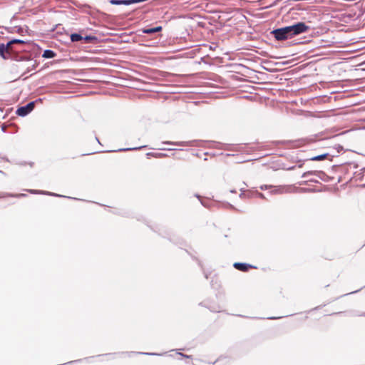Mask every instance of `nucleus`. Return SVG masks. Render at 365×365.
Masks as SVG:
<instances>
[{
    "label": "nucleus",
    "mask_w": 365,
    "mask_h": 365,
    "mask_svg": "<svg viewBox=\"0 0 365 365\" xmlns=\"http://www.w3.org/2000/svg\"><path fill=\"white\" fill-rule=\"evenodd\" d=\"M292 37L306 32L309 30V26L304 22H298L295 24L288 26Z\"/></svg>",
    "instance_id": "1"
},
{
    "label": "nucleus",
    "mask_w": 365,
    "mask_h": 365,
    "mask_svg": "<svg viewBox=\"0 0 365 365\" xmlns=\"http://www.w3.org/2000/svg\"><path fill=\"white\" fill-rule=\"evenodd\" d=\"M272 34L278 41H284L292 38L288 26L275 29L272 31Z\"/></svg>",
    "instance_id": "2"
},
{
    "label": "nucleus",
    "mask_w": 365,
    "mask_h": 365,
    "mask_svg": "<svg viewBox=\"0 0 365 365\" xmlns=\"http://www.w3.org/2000/svg\"><path fill=\"white\" fill-rule=\"evenodd\" d=\"M34 106H35V103L34 101L30 102V103H27L26 106L19 107L16 110V113L19 116H22V117L26 116L34 110Z\"/></svg>",
    "instance_id": "3"
},
{
    "label": "nucleus",
    "mask_w": 365,
    "mask_h": 365,
    "mask_svg": "<svg viewBox=\"0 0 365 365\" xmlns=\"http://www.w3.org/2000/svg\"><path fill=\"white\" fill-rule=\"evenodd\" d=\"M13 51L14 48H11L10 45H9V42L6 44H0V56L4 59L8 58V56L6 55V53H9Z\"/></svg>",
    "instance_id": "4"
},
{
    "label": "nucleus",
    "mask_w": 365,
    "mask_h": 365,
    "mask_svg": "<svg viewBox=\"0 0 365 365\" xmlns=\"http://www.w3.org/2000/svg\"><path fill=\"white\" fill-rule=\"evenodd\" d=\"M163 144L168 145H176L180 146H196L197 145V142L196 140L192 141H182V142H171V141H165L163 143Z\"/></svg>",
    "instance_id": "5"
},
{
    "label": "nucleus",
    "mask_w": 365,
    "mask_h": 365,
    "mask_svg": "<svg viewBox=\"0 0 365 365\" xmlns=\"http://www.w3.org/2000/svg\"><path fill=\"white\" fill-rule=\"evenodd\" d=\"M269 189H270V193L272 195H278V194H282L284 192H287V189L282 186L275 187V186L269 185Z\"/></svg>",
    "instance_id": "6"
},
{
    "label": "nucleus",
    "mask_w": 365,
    "mask_h": 365,
    "mask_svg": "<svg viewBox=\"0 0 365 365\" xmlns=\"http://www.w3.org/2000/svg\"><path fill=\"white\" fill-rule=\"evenodd\" d=\"M233 266L237 269L242 272H247L249 268L252 267V266L249 264L240 262H235Z\"/></svg>",
    "instance_id": "7"
},
{
    "label": "nucleus",
    "mask_w": 365,
    "mask_h": 365,
    "mask_svg": "<svg viewBox=\"0 0 365 365\" xmlns=\"http://www.w3.org/2000/svg\"><path fill=\"white\" fill-rule=\"evenodd\" d=\"M28 192L32 194H43V195H48L51 196H56V197H66V196L58 195L53 192H48V191H41V190H28Z\"/></svg>",
    "instance_id": "8"
},
{
    "label": "nucleus",
    "mask_w": 365,
    "mask_h": 365,
    "mask_svg": "<svg viewBox=\"0 0 365 365\" xmlns=\"http://www.w3.org/2000/svg\"><path fill=\"white\" fill-rule=\"evenodd\" d=\"M161 30H162L161 26H157V27L151 28V29H145L143 30V33L147 34H154L156 32H159Z\"/></svg>",
    "instance_id": "9"
},
{
    "label": "nucleus",
    "mask_w": 365,
    "mask_h": 365,
    "mask_svg": "<svg viewBox=\"0 0 365 365\" xmlns=\"http://www.w3.org/2000/svg\"><path fill=\"white\" fill-rule=\"evenodd\" d=\"M56 53L50 49H46L43 51V53L42 55V57L45 58H52L56 56Z\"/></svg>",
    "instance_id": "10"
},
{
    "label": "nucleus",
    "mask_w": 365,
    "mask_h": 365,
    "mask_svg": "<svg viewBox=\"0 0 365 365\" xmlns=\"http://www.w3.org/2000/svg\"><path fill=\"white\" fill-rule=\"evenodd\" d=\"M328 155H329L328 153H324V154H322V155H316V156L312 157L310 158V160H313V161H321V160H324V159H326Z\"/></svg>",
    "instance_id": "11"
},
{
    "label": "nucleus",
    "mask_w": 365,
    "mask_h": 365,
    "mask_svg": "<svg viewBox=\"0 0 365 365\" xmlns=\"http://www.w3.org/2000/svg\"><path fill=\"white\" fill-rule=\"evenodd\" d=\"M71 40L72 42H77V41L83 40V36L81 34H77V33L72 34L71 35Z\"/></svg>",
    "instance_id": "12"
},
{
    "label": "nucleus",
    "mask_w": 365,
    "mask_h": 365,
    "mask_svg": "<svg viewBox=\"0 0 365 365\" xmlns=\"http://www.w3.org/2000/svg\"><path fill=\"white\" fill-rule=\"evenodd\" d=\"M25 43V41L21 39H12L10 41H9V45H10L11 48H13L14 44H24Z\"/></svg>",
    "instance_id": "13"
},
{
    "label": "nucleus",
    "mask_w": 365,
    "mask_h": 365,
    "mask_svg": "<svg viewBox=\"0 0 365 365\" xmlns=\"http://www.w3.org/2000/svg\"><path fill=\"white\" fill-rule=\"evenodd\" d=\"M145 145L139 146V147H135V148H120V149H118L117 151L137 150H140V149H142L143 148H145Z\"/></svg>",
    "instance_id": "14"
},
{
    "label": "nucleus",
    "mask_w": 365,
    "mask_h": 365,
    "mask_svg": "<svg viewBox=\"0 0 365 365\" xmlns=\"http://www.w3.org/2000/svg\"><path fill=\"white\" fill-rule=\"evenodd\" d=\"M83 40L85 41L86 43H91L96 40V37L93 36H86L83 37Z\"/></svg>",
    "instance_id": "15"
},
{
    "label": "nucleus",
    "mask_w": 365,
    "mask_h": 365,
    "mask_svg": "<svg viewBox=\"0 0 365 365\" xmlns=\"http://www.w3.org/2000/svg\"><path fill=\"white\" fill-rule=\"evenodd\" d=\"M317 171H308V172L304 173L302 177L303 178H308L309 175H317Z\"/></svg>",
    "instance_id": "16"
},
{
    "label": "nucleus",
    "mask_w": 365,
    "mask_h": 365,
    "mask_svg": "<svg viewBox=\"0 0 365 365\" xmlns=\"http://www.w3.org/2000/svg\"><path fill=\"white\" fill-rule=\"evenodd\" d=\"M138 354H145V355H152V356H162L164 354H157V353H148V352H137Z\"/></svg>",
    "instance_id": "17"
},
{
    "label": "nucleus",
    "mask_w": 365,
    "mask_h": 365,
    "mask_svg": "<svg viewBox=\"0 0 365 365\" xmlns=\"http://www.w3.org/2000/svg\"><path fill=\"white\" fill-rule=\"evenodd\" d=\"M154 155V158H165V157H167L168 155L166 153H155V155Z\"/></svg>",
    "instance_id": "18"
},
{
    "label": "nucleus",
    "mask_w": 365,
    "mask_h": 365,
    "mask_svg": "<svg viewBox=\"0 0 365 365\" xmlns=\"http://www.w3.org/2000/svg\"><path fill=\"white\" fill-rule=\"evenodd\" d=\"M26 195L24 194H19V195H14L15 197H23V196H25ZM6 196H13L12 195H9V194H7V193H5L2 195H0V197H5Z\"/></svg>",
    "instance_id": "19"
},
{
    "label": "nucleus",
    "mask_w": 365,
    "mask_h": 365,
    "mask_svg": "<svg viewBox=\"0 0 365 365\" xmlns=\"http://www.w3.org/2000/svg\"><path fill=\"white\" fill-rule=\"evenodd\" d=\"M208 307V309H210V311H212V312H220V310H219V309H215V308H214V307Z\"/></svg>",
    "instance_id": "20"
},
{
    "label": "nucleus",
    "mask_w": 365,
    "mask_h": 365,
    "mask_svg": "<svg viewBox=\"0 0 365 365\" xmlns=\"http://www.w3.org/2000/svg\"><path fill=\"white\" fill-rule=\"evenodd\" d=\"M260 189H261V190H267V189H269V185H262V186H260Z\"/></svg>",
    "instance_id": "21"
},
{
    "label": "nucleus",
    "mask_w": 365,
    "mask_h": 365,
    "mask_svg": "<svg viewBox=\"0 0 365 365\" xmlns=\"http://www.w3.org/2000/svg\"><path fill=\"white\" fill-rule=\"evenodd\" d=\"M256 195L258 196L259 197H261V198H264V194L261 193V192H256Z\"/></svg>",
    "instance_id": "22"
},
{
    "label": "nucleus",
    "mask_w": 365,
    "mask_h": 365,
    "mask_svg": "<svg viewBox=\"0 0 365 365\" xmlns=\"http://www.w3.org/2000/svg\"><path fill=\"white\" fill-rule=\"evenodd\" d=\"M242 193L240 195V197L243 198L245 197V194L244 193V190L242 188L240 189Z\"/></svg>",
    "instance_id": "23"
},
{
    "label": "nucleus",
    "mask_w": 365,
    "mask_h": 365,
    "mask_svg": "<svg viewBox=\"0 0 365 365\" xmlns=\"http://www.w3.org/2000/svg\"><path fill=\"white\" fill-rule=\"evenodd\" d=\"M178 354L181 356H182V357H185V358H190V356L185 355V354H184L182 353H180V352H178Z\"/></svg>",
    "instance_id": "24"
},
{
    "label": "nucleus",
    "mask_w": 365,
    "mask_h": 365,
    "mask_svg": "<svg viewBox=\"0 0 365 365\" xmlns=\"http://www.w3.org/2000/svg\"><path fill=\"white\" fill-rule=\"evenodd\" d=\"M155 155V153H148L146 154V155H147L148 157H150V156H151V157H154V155Z\"/></svg>",
    "instance_id": "25"
},
{
    "label": "nucleus",
    "mask_w": 365,
    "mask_h": 365,
    "mask_svg": "<svg viewBox=\"0 0 365 365\" xmlns=\"http://www.w3.org/2000/svg\"><path fill=\"white\" fill-rule=\"evenodd\" d=\"M159 150H172L173 149V148H159Z\"/></svg>",
    "instance_id": "26"
},
{
    "label": "nucleus",
    "mask_w": 365,
    "mask_h": 365,
    "mask_svg": "<svg viewBox=\"0 0 365 365\" xmlns=\"http://www.w3.org/2000/svg\"><path fill=\"white\" fill-rule=\"evenodd\" d=\"M279 317H269L268 319H279Z\"/></svg>",
    "instance_id": "27"
},
{
    "label": "nucleus",
    "mask_w": 365,
    "mask_h": 365,
    "mask_svg": "<svg viewBox=\"0 0 365 365\" xmlns=\"http://www.w3.org/2000/svg\"><path fill=\"white\" fill-rule=\"evenodd\" d=\"M230 192L235 193V192H236V191H235V190H230Z\"/></svg>",
    "instance_id": "28"
},
{
    "label": "nucleus",
    "mask_w": 365,
    "mask_h": 365,
    "mask_svg": "<svg viewBox=\"0 0 365 365\" xmlns=\"http://www.w3.org/2000/svg\"><path fill=\"white\" fill-rule=\"evenodd\" d=\"M200 305H201V306H205V304H203V303H202V302L200 303Z\"/></svg>",
    "instance_id": "29"
},
{
    "label": "nucleus",
    "mask_w": 365,
    "mask_h": 365,
    "mask_svg": "<svg viewBox=\"0 0 365 365\" xmlns=\"http://www.w3.org/2000/svg\"><path fill=\"white\" fill-rule=\"evenodd\" d=\"M133 354H134V352H130V353H128V355L130 356V355H131Z\"/></svg>",
    "instance_id": "30"
},
{
    "label": "nucleus",
    "mask_w": 365,
    "mask_h": 365,
    "mask_svg": "<svg viewBox=\"0 0 365 365\" xmlns=\"http://www.w3.org/2000/svg\"><path fill=\"white\" fill-rule=\"evenodd\" d=\"M2 130H3V131H4L5 130V128L2 127Z\"/></svg>",
    "instance_id": "31"
},
{
    "label": "nucleus",
    "mask_w": 365,
    "mask_h": 365,
    "mask_svg": "<svg viewBox=\"0 0 365 365\" xmlns=\"http://www.w3.org/2000/svg\"><path fill=\"white\" fill-rule=\"evenodd\" d=\"M355 292H356V291H355V292H351L350 294H354V293H355Z\"/></svg>",
    "instance_id": "32"
}]
</instances>
